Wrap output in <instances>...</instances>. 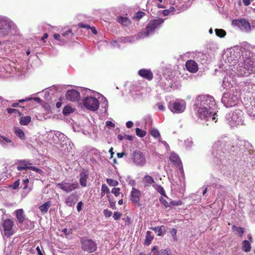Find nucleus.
<instances>
[{"label":"nucleus","instance_id":"obj_15","mask_svg":"<svg viewBox=\"0 0 255 255\" xmlns=\"http://www.w3.org/2000/svg\"><path fill=\"white\" fill-rule=\"evenodd\" d=\"M186 69L190 72L196 73L199 69L197 63L194 60H189L185 64Z\"/></svg>","mask_w":255,"mask_h":255},{"label":"nucleus","instance_id":"obj_39","mask_svg":"<svg viewBox=\"0 0 255 255\" xmlns=\"http://www.w3.org/2000/svg\"><path fill=\"white\" fill-rule=\"evenodd\" d=\"M145 15V13L144 12L138 11L135 13L133 18V19H136L137 20H139Z\"/></svg>","mask_w":255,"mask_h":255},{"label":"nucleus","instance_id":"obj_9","mask_svg":"<svg viewBox=\"0 0 255 255\" xmlns=\"http://www.w3.org/2000/svg\"><path fill=\"white\" fill-rule=\"evenodd\" d=\"M82 249L88 253H92L96 251L97 244L91 239H86L82 242Z\"/></svg>","mask_w":255,"mask_h":255},{"label":"nucleus","instance_id":"obj_22","mask_svg":"<svg viewBox=\"0 0 255 255\" xmlns=\"http://www.w3.org/2000/svg\"><path fill=\"white\" fill-rule=\"evenodd\" d=\"M15 213L16 215V217L18 222L19 223H22L23 222L25 217L24 215V212L22 209H18L15 211Z\"/></svg>","mask_w":255,"mask_h":255},{"label":"nucleus","instance_id":"obj_44","mask_svg":"<svg viewBox=\"0 0 255 255\" xmlns=\"http://www.w3.org/2000/svg\"><path fill=\"white\" fill-rule=\"evenodd\" d=\"M7 111L8 114H12V113H17L19 116H21L22 114L21 113H20L17 110L15 109L7 108Z\"/></svg>","mask_w":255,"mask_h":255},{"label":"nucleus","instance_id":"obj_63","mask_svg":"<svg viewBox=\"0 0 255 255\" xmlns=\"http://www.w3.org/2000/svg\"><path fill=\"white\" fill-rule=\"evenodd\" d=\"M253 1V0H243V2L244 4L246 6L250 5L251 2Z\"/></svg>","mask_w":255,"mask_h":255},{"label":"nucleus","instance_id":"obj_13","mask_svg":"<svg viewBox=\"0 0 255 255\" xmlns=\"http://www.w3.org/2000/svg\"><path fill=\"white\" fill-rule=\"evenodd\" d=\"M133 161L137 165L143 166L146 163L144 154L140 150H136L133 152Z\"/></svg>","mask_w":255,"mask_h":255},{"label":"nucleus","instance_id":"obj_4","mask_svg":"<svg viewBox=\"0 0 255 255\" xmlns=\"http://www.w3.org/2000/svg\"><path fill=\"white\" fill-rule=\"evenodd\" d=\"M240 74L242 76H248L255 72V58L250 57L245 60L244 66L241 67Z\"/></svg>","mask_w":255,"mask_h":255},{"label":"nucleus","instance_id":"obj_52","mask_svg":"<svg viewBox=\"0 0 255 255\" xmlns=\"http://www.w3.org/2000/svg\"><path fill=\"white\" fill-rule=\"evenodd\" d=\"M73 35L72 30L69 29L67 30L65 32L62 33V35L63 37H66L67 36H68L70 35V37H71Z\"/></svg>","mask_w":255,"mask_h":255},{"label":"nucleus","instance_id":"obj_54","mask_svg":"<svg viewBox=\"0 0 255 255\" xmlns=\"http://www.w3.org/2000/svg\"><path fill=\"white\" fill-rule=\"evenodd\" d=\"M78 26L80 28H86L87 29H90V28H91V26L89 25L84 24V23H79L78 24Z\"/></svg>","mask_w":255,"mask_h":255},{"label":"nucleus","instance_id":"obj_26","mask_svg":"<svg viewBox=\"0 0 255 255\" xmlns=\"http://www.w3.org/2000/svg\"><path fill=\"white\" fill-rule=\"evenodd\" d=\"M117 21L124 26H127L130 24V20L127 17L119 16L117 17Z\"/></svg>","mask_w":255,"mask_h":255},{"label":"nucleus","instance_id":"obj_46","mask_svg":"<svg viewBox=\"0 0 255 255\" xmlns=\"http://www.w3.org/2000/svg\"><path fill=\"white\" fill-rule=\"evenodd\" d=\"M123 220L125 222L126 225L129 226L131 224V219L128 216L125 217Z\"/></svg>","mask_w":255,"mask_h":255},{"label":"nucleus","instance_id":"obj_37","mask_svg":"<svg viewBox=\"0 0 255 255\" xmlns=\"http://www.w3.org/2000/svg\"><path fill=\"white\" fill-rule=\"evenodd\" d=\"M151 135L155 138H157L160 136V133L159 131L155 128H152L150 130Z\"/></svg>","mask_w":255,"mask_h":255},{"label":"nucleus","instance_id":"obj_19","mask_svg":"<svg viewBox=\"0 0 255 255\" xmlns=\"http://www.w3.org/2000/svg\"><path fill=\"white\" fill-rule=\"evenodd\" d=\"M89 174L87 171L83 170L80 174V184L82 187L87 186V181L88 178Z\"/></svg>","mask_w":255,"mask_h":255},{"label":"nucleus","instance_id":"obj_5","mask_svg":"<svg viewBox=\"0 0 255 255\" xmlns=\"http://www.w3.org/2000/svg\"><path fill=\"white\" fill-rule=\"evenodd\" d=\"M215 100L213 97L209 95H200L198 96L196 100L195 107H202L210 108L211 106L214 105Z\"/></svg>","mask_w":255,"mask_h":255},{"label":"nucleus","instance_id":"obj_24","mask_svg":"<svg viewBox=\"0 0 255 255\" xmlns=\"http://www.w3.org/2000/svg\"><path fill=\"white\" fill-rule=\"evenodd\" d=\"M143 182L145 186H149L152 183H154L153 178L149 175H145L143 178Z\"/></svg>","mask_w":255,"mask_h":255},{"label":"nucleus","instance_id":"obj_43","mask_svg":"<svg viewBox=\"0 0 255 255\" xmlns=\"http://www.w3.org/2000/svg\"><path fill=\"white\" fill-rule=\"evenodd\" d=\"M106 181L108 184L110 186H117L118 184V181L112 179L107 178Z\"/></svg>","mask_w":255,"mask_h":255},{"label":"nucleus","instance_id":"obj_48","mask_svg":"<svg viewBox=\"0 0 255 255\" xmlns=\"http://www.w3.org/2000/svg\"><path fill=\"white\" fill-rule=\"evenodd\" d=\"M182 202L180 200L172 201H170V202L169 203L170 206H175L181 205L182 204Z\"/></svg>","mask_w":255,"mask_h":255},{"label":"nucleus","instance_id":"obj_45","mask_svg":"<svg viewBox=\"0 0 255 255\" xmlns=\"http://www.w3.org/2000/svg\"><path fill=\"white\" fill-rule=\"evenodd\" d=\"M103 214L106 218H109L112 215V212L108 209H105L103 211Z\"/></svg>","mask_w":255,"mask_h":255},{"label":"nucleus","instance_id":"obj_20","mask_svg":"<svg viewBox=\"0 0 255 255\" xmlns=\"http://www.w3.org/2000/svg\"><path fill=\"white\" fill-rule=\"evenodd\" d=\"M152 252H153L152 255H171L169 250L166 249L158 251L156 246L153 248Z\"/></svg>","mask_w":255,"mask_h":255},{"label":"nucleus","instance_id":"obj_55","mask_svg":"<svg viewBox=\"0 0 255 255\" xmlns=\"http://www.w3.org/2000/svg\"><path fill=\"white\" fill-rule=\"evenodd\" d=\"M19 185V180H17L13 183V184L11 186V187L13 189H16L18 187Z\"/></svg>","mask_w":255,"mask_h":255},{"label":"nucleus","instance_id":"obj_32","mask_svg":"<svg viewBox=\"0 0 255 255\" xmlns=\"http://www.w3.org/2000/svg\"><path fill=\"white\" fill-rule=\"evenodd\" d=\"M106 193H110V190L106 184H103L101 188V198H102Z\"/></svg>","mask_w":255,"mask_h":255},{"label":"nucleus","instance_id":"obj_23","mask_svg":"<svg viewBox=\"0 0 255 255\" xmlns=\"http://www.w3.org/2000/svg\"><path fill=\"white\" fill-rule=\"evenodd\" d=\"M14 132L15 135L19 137L21 140L25 139L26 136L24 131L18 127L14 128Z\"/></svg>","mask_w":255,"mask_h":255},{"label":"nucleus","instance_id":"obj_36","mask_svg":"<svg viewBox=\"0 0 255 255\" xmlns=\"http://www.w3.org/2000/svg\"><path fill=\"white\" fill-rule=\"evenodd\" d=\"M153 187L156 189V190L162 195L167 197L164 188L160 185H155V186Z\"/></svg>","mask_w":255,"mask_h":255},{"label":"nucleus","instance_id":"obj_10","mask_svg":"<svg viewBox=\"0 0 255 255\" xmlns=\"http://www.w3.org/2000/svg\"><path fill=\"white\" fill-rule=\"evenodd\" d=\"M57 186L63 191L68 193L71 192L79 187L78 183H68L62 182L57 184Z\"/></svg>","mask_w":255,"mask_h":255},{"label":"nucleus","instance_id":"obj_58","mask_svg":"<svg viewBox=\"0 0 255 255\" xmlns=\"http://www.w3.org/2000/svg\"><path fill=\"white\" fill-rule=\"evenodd\" d=\"M124 139L128 140L130 141H132L133 140V138L132 135L125 134L124 135Z\"/></svg>","mask_w":255,"mask_h":255},{"label":"nucleus","instance_id":"obj_1","mask_svg":"<svg viewBox=\"0 0 255 255\" xmlns=\"http://www.w3.org/2000/svg\"><path fill=\"white\" fill-rule=\"evenodd\" d=\"M164 19L161 18L151 19L147 24L144 31H141L138 34L140 38L148 36L150 33H153L154 30L160 27L164 22Z\"/></svg>","mask_w":255,"mask_h":255},{"label":"nucleus","instance_id":"obj_38","mask_svg":"<svg viewBox=\"0 0 255 255\" xmlns=\"http://www.w3.org/2000/svg\"><path fill=\"white\" fill-rule=\"evenodd\" d=\"M11 140L8 137L0 135V143L2 144H5L6 143H10Z\"/></svg>","mask_w":255,"mask_h":255},{"label":"nucleus","instance_id":"obj_64","mask_svg":"<svg viewBox=\"0 0 255 255\" xmlns=\"http://www.w3.org/2000/svg\"><path fill=\"white\" fill-rule=\"evenodd\" d=\"M170 12V11L168 9H165V10H163L162 13H163V15L167 16V15H169Z\"/></svg>","mask_w":255,"mask_h":255},{"label":"nucleus","instance_id":"obj_2","mask_svg":"<svg viewBox=\"0 0 255 255\" xmlns=\"http://www.w3.org/2000/svg\"><path fill=\"white\" fill-rule=\"evenodd\" d=\"M196 110L195 115L197 117L201 120H206L208 121L209 118H212L213 121L216 123L217 116L216 113H213V112L210 110V108H208L207 107L206 108L202 107H195Z\"/></svg>","mask_w":255,"mask_h":255},{"label":"nucleus","instance_id":"obj_3","mask_svg":"<svg viewBox=\"0 0 255 255\" xmlns=\"http://www.w3.org/2000/svg\"><path fill=\"white\" fill-rule=\"evenodd\" d=\"M14 222L11 219H6L2 220L0 225V229L2 234L9 238L15 233L13 229Z\"/></svg>","mask_w":255,"mask_h":255},{"label":"nucleus","instance_id":"obj_59","mask_svg":"<svg viewBox=\"0 0 255 255\" xmlns=\"http://www.w3.org/2000/svg\"><path fill=\"white\" fill-rule=\"evenodd\" d=\"M157 106H158V109L160 111H164L165 110V107H164V106L161 104V103H158L157 104Z\"/></svg>","mask_w":255,"mask_h":255},{"label":"nucleus","instance_id":"obj_30","mask_svg":"<svg viewBox=\"0 0 255 255\" xmlns=\"http://www.w3.org/2000/svg\"><path fill=\"white\" fill-rule=\"evenodd\" d=\"M162 228H164L163 226H161L160 227H151L150 229L155 232H158L157 235L159 236H162L163 235V232L162 231Z\"/></svg>","mask_w":255,"mask_h":255},{"label":"nucleus","instance_id":"obj_21","mask_svg":"<svg viewBox=\"0 0 255 255\" xmlns=\"http://www.w3.org/2000/svg\"><path fill=\"white\" fill-rule=\"evenodd\" d=\"M169 159L174 165L176 166H179L181 164V160L178 155L175 153H171L169 156Z\"/></svg>","mask_w":255,"mask_h":255},{"label":"nucleus","instance_id":"obj_35","mask_svg":"<svg viewBox=\"0 0 255 255\" xmlns=\"http://www.w3.org/2000/svg\"><path fill=\"white\" fill-rule=\"evenodd\" d=\"M216 34L221 38L224 37L226 35V32L223 29H216Z\"/></svg>","mask_w":255,"mask_h":255},{"label":"nucleus","instance_id":"obj_57","mask_svg":"<svg viewBox=\"0 0 255 255\" xmlns=\"http://www.w3.org/2000/svg\"><path fill=\"white\" fill-rule=\"evenodd\" d=\"M106 124L107 126L112 127V128H114L115 126V124L112 123L111 121H107L106 122Z\"/></svg>","mask_w":255,"mask_h":255},{"label":"nucleus","instance_id":"obj_7","mask_svg":"<svg viewBox=\"0 0 255 255\" xmlns=\"http://www.w3.org/2000/svg\"><path fill=\"white\" fill-rule=\"evenodd\" d=\"M186 104L185 101L177 100L173 104H169L170 110L174 113H183L186 109Z\"/></svg>","mask_w":255,"mask_h":255},{"label":"nucleus","instance_id":"obj_17","mask_svg":"<svg viewBox=\"0 0 255 255\" xmlns=\"http://www.w3.org/2000/svg\"><path fill=\"white\" fill-rule=\"evenodd\" d=\"M138 75L141 77L149 81L151 80L153 78V75L150 70L142 69L138 71Z\"/></svg>","mask_w":255,"mask_h":255},{"label":"nucleus","instance_id":"obj_41","mask_svg":"<svg viewBox=\"0 0 255 255\" xmlns=\"http://www.w3.org/2000/svg\"><path fill=\"white\" fill-rule=\"evenodd\" d=\"M239 111L237 112V110H236L235 112H234L232 114V120L235 123L239 122V119L240 118L238 116V113Z\"/></svg>","mask_w":255,"mask_h":255},{"label":"nucleus","instance_id":"obj_18","mask_svg":"<svg viewBox=\"0 0 255 255\" xmlns=\"http://www.w3.org/2000/svg\"><path fill=\"white\" fill-rule=\"evenodd\" d=\"M18 165L17 169L18 171H21L25 169H29V165L32 164L28 161L26 160H20L17 161Z\"/></svg>","mask_w":255,"mask_h":255},{"label":"nucleus","instance_id":"obj_33","mask_svg":"<svg viewBox=\"0 0 255 255\" xmlns=\"http://www.w3.org/2000/svg\"><path fill=\"white\" fill-rule=\"evenodd\" d=\"M232 229L234 231H236L237 233L240 237H242L244 233V230L242 227H237L235 225H233Z\"/></svg>","mask_w":255,"mask_h":255},{"label":"nucleus","instance_id":"obj_47","mask_svg":"<svg viewBox=\"0 0 255 255\" xmlns=\"http://www.w3.org/2000/svg\"><path fill=\"white\" fill-rule=\"evenodd\" d=\"M171 235L175 241H177V230L175 228H172L170 231Z\"/></svg>","mask_w":255,"mask_h":255},{"label":"nucleus","instance_id":"obj_28","mask_svg":"<svg viewBox=\"0 0 255 255\" xmlns=\"http://www.w3.org/2000/svg\"><path fill=\"white\" fill-rule=\"evenodd\" d=\"M251 245L247 240H244L242 242V250L245 252H249L251 250Z\"/></svg>","mask_w":255,"mask_h":255},{"label":"nucleus","instance_id":"obj_50","mask_svg":"<svg viewBox=\"0 0 255 255\" xmlns=\"http://www.w3.org/2000/svg\"><path fill=\"white\" fill-rule=\"evenodd\" d=\"M29 169L36 171V172H37L38 173H41L42 172V170L41 169L37 168L36 167H35V166H31L30 165L29 167Z\"/></svg>","mask_w":255,"mask_h":255},{"label":"nucleus","instance_id":"obj_53","mask_svg":"<svg viewBox=\"0 0 255 255\" xmlns=\"http://www.w3.org/2000/svg\"><path fill=\"white\" fill-rule=\"evenodd\" d=\"M28 182H29V180L27 178L24 179L22 180V184L23 185V189L24 190H25L27 188V186H28L27 184Z\"/></svg>","mask_w":255,"mask_h":255},{"label":"nucleus","instance_id":"obj_8","mask_svg":"<svg viewBox=\"0 0 255 255\" xmlns=\"http://www.w3.org/2000/svg\"><path fill=\"white\" fill-rule=\"evenodd\" d=\"M233 26H238L241 30L246 32H249L251 30L250 22L244 18L234 19L232 21Z\"/></svg>","mask_w":255,"mask_h":255},{"label":"nucleus","instance_id":"obj_6","mask_svg":"<svg viewBox=\"0 0 255 255\" xmlns=\"http://www.w3.org/2000/svg\"><path fill=\"white\" fill-rule=\"evenodd\" d=\"M84 107L92 111H97L99 107V101L95 97L90 96L86 97L83 101Z\"/></svg>","mask_w":255,"mask_h":255},{"label":"nucleus","instance_id":"obj_12","mask_svg":"<svg viewBox=\"0 0 255 255\" xmlns=\"http://www.w3.org/2000/svg\"><path fill=\"white\" fill-rule=\"evenodd\" d=\"M141 197V193L140 191L135 187H132L130 192V200L132 204L137 207L141 206L140 202Z\"/></svg>","mask_w":255,"mask_h":255},{"label":"nucleus","instance_id":"obj_31","mask_svg":"<svg viewBox=\"0 0 255 255\" xmlns=\"http://www.w3.org/2000/svg\"><path fill=\"white\" fill-rule=\"evenodd\" d=\"M74 112V110L70 106H65L63 110V114L67 116Z\"/></svg>","mask_w":255,"mask_h":255},{"label":"nucleus","instance_id":"obj_60","mask_svg":"<svg viewBox=\"0 0 255 255\" xmlns=\"http://www.w3.org/2000/svg\"><path fill=\"white\" fill-rule=\"evenodd\" d=\"M130 41H131L130 38L128 36L123 37L122 39V41H123L124 42H126Z\"/></svg>","mask_w":255,"mask_h":255},{"label":"nucleus","instance_id":"obj_14","mask_svg":"<svg viewBox=\"0 0 255 255\" xmlns=\"http://www.w3.org/2000/svg\"><path fill=\"white\" fill-rule=\"evenodd\" d=\"M66 97L68 100L75 102L79 99L80 93L74 89L68 90L66 93Z\"/></svg>","mask_w":255,"mask_h":255},{"label":"nucleus","instance_id":"obj_25","mask_svg":"<svg viewBox=\"0 0 255 255\" xmlns=\"http://www.w3.org/2000/svg\"><path fill=\"white\" fill-rule=\"evenodd\" d=\"M151 232L149 231H147L146 233L145 240L144 241V244L145 245L148 246L149 245L151 241L153 240L154 238V236L151 235Z\"/></svg>","mask_w":255,"mask_h":255},{"label":"nucleus","instance_id":"obj_56","mask_svg":"<svg viewBox=\"0 0 255 255\" xmlns=\"http://www.w3.org/2000/svg\"><path fill=\"white\" fill-rule=\"evenodd\" d=\"M83 205V203L82 201H80L78 203L77 205V210L78 212H80L82 210V206Z\"/></svg>","mask_w":255,"mask_h":255},{"label":"nucleus","instance_id":"obj_42","mask_svg":"<svg viewBox=\"0 0 255 255\" xmlns=\"http://www.w3.org/2000/svg\"><path fill=\"white\" fill-rule=\"evenodd\" d=\"M112 193L116 197L119 196L121 194L122 196H123V194L120 192V188L118 187L113 188L112 190Z\"/></svg>","mask_w":255,"mask_h":255},{"label":"nucleus","instance_id":"obj_51","mask_svg":"<svg viewBox=\"0 0 255 255\" xmlns=\"http://www.w3.org/2000/svg\"><path fill=\"white\" fill-rule=\"evenodd\" d=\"M53 37L56 40H59V41H62L63 42H66V40H65V39H62L61 38V36L60 35V34H59L58 33L54 34V35H53Z\"/></svg>","mask_w":255,"mask_h":255},{"label":"nucleus","instance_id":"obj_34","mask_svg":"<svg viewBox=\"0 0 255 255\" xmlns=\"http://www.w3.org/2000/svg\"><path fill=\"white\" fill-rule=\"evenodd\" d=\"M135 132H136V134L137 135V136H138L140 137H143L144 136H145L146 135V131H145L144 130H142L138 128H135Z\"/></svg>","mask_w":255,"mask_h":255},{"label":"nucleus","instance_id":"obj_29","mask_svg":"<svg viewBox=\"0 0 255 255\" xmlns=\"http://www.w3.org/2000/svg\"><path fill=\"white\" fill-rule=\"evenodd\" d=\"M51 206V203L50 201L46 202V203H44L42 205H41L39 207V209L41 211V212L43 213H46L48 209Z\"/></svg>","mask_w":255,"mask_h":255},{"label":"nucleus","instance_id":"obj_27","mask_svg":"<svg viewBox=\"0 0 255 255\" xmlns=\"http://www.w3.org/2000/svg\"><path fill=\"white\" fill-rule=\"evenodd\" d=\"M31 121V118L30 116L22 117L19 120V124L22 126L28 125Z\"/></svg>","mask_w":255,"mask_h":255},{"label":"nucleus","instance_id":"obj_40","mask_svg":"<svg viewBox=\"0 0 255 255\" xmlns=\"http://www.w3.org/2000/svg\"><path fill=\"white\" fill-rule=\"evenodd\" d=\"M159 201L165 208L170 207L169 203L164 197H161L159 198Z\"/></svg>","mask_w":255,"mask_h":255},{"label":"nucleus","instance_id":"obj_61","mask_svg":"<svg viewBox=\"0 0 255 255\" xmlns=\"http://www.w3.org/2000/svg\"><path fill=\"white\" fill-rule=\"evenodd\" d=\"M133 123L131 121H128L126 123V126L128 128H131L133 126Z\"/></svg>","mask_w":255,"mask_h":255},{"label":"nucleus","instance_id":"obj_16","mask_svg":"<svg viewBox=\"0 0 255 255\" xmlns=\"http://www.w3.org/2000/svg\"><path fill=\"white\" fill-rule=\"evenodd\" d=\"M78 200V196L72 193L67 196L65 199V203L69 207H73Z\"/></svg>","mask_w":255,"mask_h":255},{"label":"nucleus","instance_id":"obj_62","mask_svg":"<svg viewBox=\"0 0 255 255\" xmlns=\"http://www.w3.org/2000/svg\"><path fill=\"white\" fill-rule=\"evenodd\" d=\"M125 155H127V153L125 152H119L117 153V156L118 158H122Z\"/></svg>","mask_w":255,"mask_h":255},{"label":"nucleus","instance_id":"obj_49","mask_svg":"<svg viewBox=\"0 0 255 255\" xmlns=\"http://www.w3.org/2000/svg\"><path fill=\"white\" fill-rule=\"evenodd\" d=\"M122 214L120 212H115L113 215V218L115 220H119L122 217Z\"/></svg>","mask_w":255,"mask_h":255},{"label":"nucleus","instance_id":"obj_11","mask_svg":"<svg viewBox=\"0 0 255 255\" xmlns=\"http://www.w3.org/2000/svg\"><path fill=\"white\" fill-rule=\"evenodd\" d=\"M13 26V22L8 19H2L0 20V30L4 35L9 34Z\"/></svg>","mask_w":255,"mask_h":255}]
</instances>
